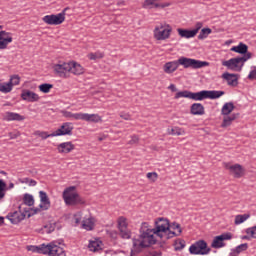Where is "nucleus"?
<instances>
[{"instance_id": "a19ab883", "label": "nucleus", "mask_w": 256, "mask_h": 256, "mask_svg": "<svg viewBox=\"0 0 256 256\" xmlns=\"http://www.w3.org/2000/svg\"><path fill=\"white\" fill-rule=\"evenodd\" d=\"M38 89H39V91H41V93H49V91H51V89H53V84L44 83V84L39 85Z\"/></svg>"}, {"instance_id": "2eb2a0df", "label": "nucleus", "mask_w": 256, "mask_h": 256, "mask_svg": "<svg viewBox=\"0 0 256 256\" xmlns=\"http://www.w3.org/2000/svg\"><path fill=\"white\" fill-rule=\"evenodd\" d=\"M9 43H13L11 33L5 30L0 31V50L7 49Z\"/></svg>"}, {"instance_id": "37998d69", "label": "nucleus", "mask_w": 256, "mask_h": 256, "mask_svg": "<svg viewBox=\"0 0 256 256\" xmlns=\"http://www.w3.org/2000/svg\"><path fill=\"white\" fill-rule=\"evenodd\" d=\"M7 191V183L3 179H0V199L5 197V192Z\"/></svg>"}, {"instance_id": "a878e982", "label": "nucleus", "mask_w": 256, "mask_h": 256, "mask_svg": "<svg viewBox=\"0 0 256 256\" xmlns=\"http://www.w3.org/2000/svg\"><path fill=\"white\" fill-rule=\"evenodd\" d=\"M237 117H239V113H233L231 115H227L223 118V122L221 124V127L225 128V127H230V125L233 123V121H235V119H237Z\"/></svg>"}, {"instance_id": "9b49d317", "label": "nucleus", "mask_w": 256, "mask_h": 256, "mask_svg": "<svg viewBox=\"0 0 256 256\" xmlns=\"http://www.w3.org/2000/svg\"><path fill=\"white\" fill-rule=\"evenodd\" d=\"M54 73L58 75V77H62V79H67L69 77V70L71 66H69V62H60L58 64H54L53 66Z\"/></svg>"}, {"instance_id": "f3484780", "label": "nucleus", "mask_w": 256, "mask_h": 256, "mask_svg": "<svg viewBox=\"0 0 256 256\" xmlns=\"http://www.w3.org/2000/svg\"><path fill=\"white\" fill-rule=\"evenodd\" d=\"M21 99L23 101H28V103H35L39 101L40 97L39 94L30 91V90H23L21 93Z\"/></svg>"}, {"instance_id": "cd10ccee", "label": "nucleus", "mask_w": 256, "mask_h": 256, "mask_svg": "<svg viewBox=\"0 0 256 256\" xmlns=\"http://www.w3.org/2000/svg\"><path fill=\"white\" fill-rule=\"evenodd\" d=\"M235 109V104L233 102H226L221 109V115L227 116L231 115Z\"/></svg>"}, {"instance_id": "0eeeda50", "label": "nucleus", "mask_w": 256, "mask_h": 256, "mask_svg": "<svg viewBox=\"0 0 256 256\" xmlns=\"http://www.w3.org/2000/svg\"><path fill=\"white\" fill-rule=\"evenodd\" d=\"M171 31H173V29L170 25H166L165 28L164 24H160L154 29V38L157 41H165V39H169V37H171Z\"/></svg>"}, {"instance_id": "79ce46f5", "label": "nucleus", "mask_w": 256, "mask_h": 256, "mask_svg": "<svg viewBox=\"0 0 256 256\" xmlns=\"http://www.w3.org/2000/svg\"><path fill=\"white\" fill-rule=\"evenodd\" d=\"M175 251H183L185 249V240H176L174 242Z\"/></svg>"}, {"instance_id": "de8ad7c7", "label": "nucleus", "mask_w": 256, "mask_h": 256, "mask_svg": "<svg viewBox=\"0 0 256 256\" xmlns=\"http://www.w3.org/2000/svg\"><path fill=\"white\" fill-rule=\"evenodd\" d=\"M170 229H173V231L178 230V235H181L183 233V229H181V224L177 222L170 223Z\"/></svg>"}, {"instance_id": "4c0bfd02", "label": "nucleus", "mask_w": 256, "mask_h": 256, "mask_svg": "<svg viewBox=\"0 0 256 256\" xmlns=\"http://www.w3.org/2000/svg\"><path fill=\"white\" fill-rule=\"evenodd\" d=\"M211 33H213V30H211V28H203L198 35V39L200 41H203V39H207V37H209Z\"/></svg>"}, {"instance_id": "a18cd8bd", "label": "nucleus", "mask_w": 256, "mask_h": 256, "mask_svg": "<svg viewBox=\"0 0 256 256\" xmlns=\"http://www.w3.org/2000/svg\"><path fill=\"white\" fill-rule=\"evenodd\" d=\"M105 55L101 52H96V53H90L88 55V59H90L91 61H97V59H103Z\"/></svg>"}, {"instance_id": "a211bd4d", "label": "nucleus", "mask_w": 256, "mask_h": 256, "mask_svg": "<svg viewBox=\"0 0 256 256\" xmlns=\"http://www.w3.org/2000/svg\"><path fill=\"white\" fill-rule=\"evenodd\" d=\"M39 197H40V209H42V211H48V209L51 208V200H49V196H47V192L41 190L39 192Z\"/></svg>"}, {"instance_id": "72a5a7b5", "label": "nucleus", "mask_w": 256, "mask_h": 256, "mask_svg": "<svg viewBox=\"0 0 256 256\" xmlns=\"http://www.w3.org/2000/svg\"><path fill=\"white\" fill-rule=\"evenodd\" d=\"M82 113H73L70 111H63V116L67 119H75V121H81Z\"/></svg>"}, {"instance_id": "bf43d9fd", "label": "nucleus", "mask_w": 256, "mask_h": 256, "mask_svg": "<svg viewBox=\"0 0 256 256\" xmlns=\"http://www.w3.org/2000/svg\"><path fill=\"white\" fill-rule=\"evenodd\" d=\"M38 135L41 137V139H49V137H55L53 133L48 134L47 132H40Z\"/></svg>"}, {"instance_id": "603ef678", "label": "nucleus", "mask_w": 256, "mask_h": 256, "mask_svg": "<svg viewBox=\"0 0 256 256\" xmlns=\"http://www.w3.org/2000/svg\"><path fill=\"white\" fill-rule=\"evenodd\" d=\"M37 213H41V207L39 208H30V212L27 214V218L33 217V215H37Z\"/></svg>"}, {"instance_id": "f8f14e48", "label": "nucleus", "mask_w": 256, "mask_h": 256, "mask_svg": "<svg viewBox=\"0 0 256 256\" xmlns=\"http://www.w3.org/2000/svg\"><path fill=\"white\" fill-rule=\"evenodd\" d=\"M118 229L122 239H131V231L127 228V219L123 216L118 219Z\"/></svg>"}, {"instance_id": "ddd939ff", "label": "nucleus", "mask_w": 256, "mask_h": 256, "mask_svg": "<svg viewBox=\"0 0 256 256\" xmlns=\"http://www.w3.org/2000/svg\"><path fill=\"white\" fill-rule=\"evenodd\" d=\"M225 169H228L230 175H233L235 179H241V177L245 175V168H243V166H241L240 164H225Z\"/></svg>"}, {"instance_id": "5701e85b", "label": "nucleus", "mask_w": 256, "mask_h": 256, "mask_svg": "<svg viewBox=\"0 0 256 256\" xmlns=\"http://www.w3.org/2000/svg\"><path fill=\"white\" fill-rule=\"evenodd\" d=\"M191 115H205V106L201 103H194L190 106Z\"/></svg>"}, {"instance_id": "b1692460", "label": "nucleus", "mask_w": 256, "mask_h": 256, "mask_svg": "<svg viewBox=\"0 0 256 256\" xmlns=\"http://www.w3.org/2000/svg\"><path fill=\"white\" fill-rule=\"evenodd\" d=\"M4 119L5 121H25V116L15 112H6Z\"/></svg>"}, {"instance_id": "338daca9", "label": "nucleus", "mask_w": 256, "mask_h": 256, "mask_svg": "<svg viewBox=\"0 0 256 256\" xmlns=\"http://www.w3.org/2000/svg\"><path fill=\"white\" fill-rule=\"evenodd\" d=\"M22 213H24L25 217H27V215H29V213H31V208L22 209Z\"/></svg>"}, {"instance_id": "39448f33", "label": "nucleus", "mask_w": 256, "mask_h": 256, "mask_svg": "<svg viewBox=\"0 0 256 256\" xmlns=\"http://www.w3.org/2000/svg\"><path fill=\"white\" fill-rule=\"evenodd\" d=\"M190 255H209L211 248L205 240H198L189 247Z\"/></svg>"}, {"instance_id": "bb28decb", "label": "nucleus", "mask_w": 256, "mask_h": 256, "mask_svg": "<svg viewBox=\"0 0 256 256\" xmlns=\"http://www.w3.org/2000/svg\"><path fill=\"white\" fill-rule=\"evenodd\" d=\"M225 95V91L221 90H206V99H219Z\"/></svg>"}, {"instance_id": "4d7b16f0", "label": "nucleus", "mask_w": 256, "mask_h": 256, "mask_svg": "<svg viewBox=\"0 0 256 256\" xmlns=\"http://www.w3.org/2000/svg\"><path fill=\"white\" fill-rule=\"evenodd\" d=\"M156 1L159 0H145L143 4L144 9H147V7H151V5H155Z\"/></svg>"}, {"instance_id": "7ed1b4c3", "label": "nucleus", "mask_w": 256, "mask_h": 256, "mask_svg": "<svg viewBox=\"0 0 256 256\" xmlns=\"http://www.w3.org/2000/svg\"><path fill=\"white\" fill-rule=\"evenodd\" d=\"M75 186L68 187L63 192V200L66 205L70 207H75L77 205H86L87 201L85 198H83L79 193L77 192H71L74 191Z\"/></svg>"}, {"instance_id": "680f3d73", "label": "nucleus", "mask_w": 256, "mask_h": 256, "mask_svg": "<svg viewBox=\"0 0 256 256\" xmlns=\"http://www.w3.org/2000/svg\"><path fill=\"white\" fill-rule=\"evenodd\" d=\"M25 183H28L30 187H35V185H37V181L33 179L30 180L29 178H25Z\"/></svg>"}, {"instance_id": "393cba45", "label": "nucleus", "mask_w": 256, "mask_h": 256, "mask_svg": "<svg viewBox=\"0 0 256 256\" xmlns=\"http://www.w3.org/2000/svg\"><path fill=\"white\" fill-rule=\"evenodd\" d=\"M230 51H234V53H239L240 55H245V53L249 51V46L243 42H240L239 45L233 46Z\"/></svg>"}, {"instance_id": "f03ea898", "label": "nucleus", "mask_w": 256, "mask_h": 256, "mask_svg": "<svg viewBox=\"0 0 256 256\" xmlns=\"http://www.w3.org/2000/svg\"><path fill=\"white\" fill-rule=\"evenodd\" d=\"M28 251L49 256H65V250L55 242L40 244L39 246H28Z\"/></svg>"}, {"instance_id": "473e14b6", "label": "nucleus", "mask_w": 256, "mask_h": 256, "mask_svg": "<svg viewBox=\"0 0 256 256\" xmlns=\"http://www.w3.org/2000/svg\"><path fill=\"white\" fill-rule=\"evenodd\" d=\"M249 217H251V214L248 213L236 215L234 223L235 225H241V223H245Z\"/></svg>"}, {"instance_id": "5fc2aeb1", "label": "nucleus", "mask_w": 256, "mask_h": 256, "mask_svg": "<svg viewBox=\"0 0 256 256\" xmlns=\"http://www.w3.org/2000/svg\"><path fill=\"white\" fill-rule=\"evenodd\" d=\"M169 135H181V128L175 127L169 130Z\"/></svg>"}, {"instance_id": "4be33fe9", "label": "nucleus", "mask_w": 256, "mask_h": 256, "mask_svg": "<svg viewBox=\"0 0 256 256\" xmlns=\"http://www.w3.org/2000/svg\"><path fill=\"white\" fill-rule=\"evenodd\" d=\"M75 149V145H73V143L71 142H63L61 144L58 145L57 150L58 153H71V151H73Z\"/></svg>"}, {"instance_id": "20e7f679", "label": "nucleus", "mask_w": 256, "mask_h": 256, "mask_svg": "<svg viewBox=\"0 0 256 256\" xmlns=\"http://www.w3.org/2000/svg\"><path fill=\"white\" fill-rule=\"evenodd\" d=\"M178 63H180L184 69H203V67H209V62L207 61L187 58L185 56L180 57Z\"/></svg>"}, {"instance_id": "6ab92c4d", "label": "nucleus", "mask_w": 256, "mask_h": 256, "mask_svg": "<svg viewBox=\"0 0 256 256\" xmlns=\"http://www.w3.org/2000/svg\"><path fill=\"white\" fill-rule=\"evenodd\" d=\"M69 67V73H72V75H83L85 73L83 66L75 61H70Z\"/></svg>"}, {"instance_id": "13d9d810", "label": "nucleus", "mask_w": 256, "mask_h": 256, "mask_svg": "<svg viewBox=\"0 0 256 256\" xmlns=\"http://www.w3.org/2000/svg\"><path fill=\"white\" fill-rule=\"evenodd\" d=\"M44 229L46 230V233H53L55 231V224H49L44 226Z\"/></svg>"}, {"instance_id": "8fccbe9b", "label": "nucleus", "mask_w": 256, "mask_h": 256, "mask_svg": "<svg viewBox=\"0 0 256 256\" xmlns=\"http://www.w3.org/2000/svg\"><path fill=\"white\" fill-rule=\"evenodd\" d=\"M247 235H250L252 239H256V226L250 227L246 229Z\"/></svg>"}, {"instance_id": "e433bc0d", "label": "nucleus", "mask_w": 256, "mask_h": 256, "mask_svg": "<svg viewBox=\"0 0 256 256\" xmlns=\"http://www.w3.org/2000/svg\"><path fill=\"white\" fill-rule=\"evenodd\" d=\"M23 203L28 207H33V205H35V199L33 198V195L25 194L23 197Z\"/></svg>"}, {"instance_id": "412c9836", "label": "nucleus", "mask_w": 256, "mask_h": 256, "mask_svg": "<svg viewBox=\"0 0 256 256\" xmlns=\"http://www.w3.org/2000/svg\"><path fill=\"white\" fill-rule=\"evenodd\" d=\"M179 65H181V63H179V60L167 62L164 65V73H168V74L175 73V71L179 69Z\"/></svg>"}, {"instance_id": "c03bdc74", "label": "nucleus", "mask_w": 256, "mask_h": 256, "mask_svg": "<svg viewBox=\"0 0 256 256\" xmlns=\"http://www.w3.org/2000/svg\"><path fill=\"white\" fill-rule=\"evenodd\" d=\"M11 87H15V85H19V83H21V77H19V75H13L11 76L9 82Z\"/></svg>"}, {"instance_id": "4468645a", "label": "nucleus", "mask_w": 256, "mask_h": 256, "mask_svg": "<svg viewBox=\"0 0 256 256\" xmlns=\"http://www.w3.org/2000/svg\"><path fill=\"white\" fill-rule=\"evenodd\" d=\"M52 135L55 137H61L63 135H73V124L71 122H65L59 129L54 131Z\"/></svg>"}, {"instance_id": "f704fd0d", "label": "nucleus", "mask_w": 256, "mask_h": 256, "mask_svg": "<svg viewBox=\"0 0 256 256\" xmlns=\"http://www.w3.org/2000/svg\"><path fill=\"white\" fill-rule=\"evenodd\" d=\"M193 92L189 90H184L177 92L174 96V99H181V97H184L185 99H191Z\"/></svg>"}, {"instance_id": "69168bd1", "label": "nucleus", "mask_w": 256, "mask_h": 256, "mask_svg": "<svg viewBox=\"0 0 256 256\" xmlns=\"http://www.w3.org/2000/svg\"><path fill=\"white\" fill-rule=\"evenodd\" d=\"M168 89H169L170 91H172V93H176V91H177V87L175 86V84H170V85L168 86Z\"/></svg>"}, {"instance_id": "3c124183", "label": "nucleus", "mask_w": 256, "mask_h": 256, "mask_svg": "<svg viewBox=\"0 0 256 256\" xmlns=\"http://www.w3.org/2000/svg\"><path fill=\"white\" fill-rule=\"evenodd\" d=\"M247 79H249V81H256V66L252 67Z\"/></svg>"}, {"instance_id": "09e8293b", "label": "nucleus", "mask_w": 256, "mask_h": 256, "mask_svg": "<svg viewBox=\"0 0 256 256\" xmlns=\"http://www.w3.org/2000/svg\"><path fill=\"white\" fill-rule=\"evenodd\" d=\"M147 179H149L150 181H153V183H155L157 181V178L159 177V175L156 172H149L146 174Z\"/></svg>"}, {"instance_id": "9d476101", "label": "nucleus", "mask_w": 256, "mask_h": 256, "mask_svg": "<svg viewBox=\"0 0 256 256\" xmlns=\"http://www.w3.org/2000/svg\"><path fill=\"white\" fill-rule=\"evenodd\" d=\"M6 219H8L12 225H19V223L25 219V213H23L21 205L18 206V210L9 212Z\"/></svg>"}, {"instance_id": "58836bf2", "label": "nucleus", "mask_w": 256, "mask_h": 256, "mask_svg": "<svg viewBox=\"0 0 256 256\" xmlns=\"http://www.w3.org/2000/svg\"><path fill=\"white\" fill-rule=\"evenodd\" d=\"M180 234L176 233L175 231H171V228L168 229L166 232H163V239L165 241H169V239H173V237H179Z\"/></svg>"}, {"instance_id": "864d4df0", "label": "nucleus", "mask_w": 256, "mask_h": 256, "mask_svg": "<svg viewBox=\"0 0 256 256\" xmlns=\"http://www.w3.org/2000/svg\"><path fill=\"white\" fill-rule=\"evenodd\" d=\"M144 256H163V254L161 252L151 250V251L145 252Z\"/></svg>"}, {"instance_id": "c85d7f7f", "label": "nucleus", "mask_w": 256, "mask_h": 256, "mask_svg": "<svg viewBox=\"0 0 256 256\" xmlns=\"http://www.w3.org/2000/svg\"><path fill=\"white\" fill-rule=\"evenodd\" d=\"M178 34L184 39H192V37H195L197 35L195 34V31L183 28H178Z\"/></svg>"}, {"instance_id": "774afa93", "label": "nucleus", "mask_w": 256, "mask_h": 256, "mask_svg": "<svg viewBox=\"0 0 256 256\" xmlns=\"http://www.w3.org/2000/svg\"><path fill=\"white\" fill-rule=\"evenodd\" d=\"M9 137H10V139H17L18 135H17V134L10 133V134H9Z\"/></svg>"}, {"instance_id": "c9c22d12", "label": "nucleus", "mask_w": 256, "mask_h": 256, "mask_svg": "<svg viewBox=\"0 0 256 256\" xmlns=\"http://www.w3.org/2000/svg\"><path fill=\"white\" fill-rule=\"evenodd\" d=\"M88 249L93 251V253L97 251H101V242L99 241H90L88 245Z\"/></svg>"}, {"instance_id": "c756f323", "label": "nucleus", "mask_w": 256, "mask_h": 256, "mask_svg": "<svg viewBox=\"0 0 256 256\" xmlns=\"http://www.w3.org/2000/svg\"><path fill=\"white\" fill-rule=\"evenodd\" d=\"M247 249H249V244H240L236 248L231 250L230 256H238L240 253H243V251H247Z\"/></svg>"}, {"instance_id": "7c9ffc66", "label": "nucleus", "mask_w": 256, "mask_h": 256, "mask_svg": "<svg viewBox=\"0 0 256 256\" xmlns=\"http://www.w3.org/2000/svg\"><path fill=\"white\" fill-rule=\"evenodd\" d=\"M82 229H85L86 231H93L95 229V222L93 221V218H87L82 221Z\"/></svg>"}, {"instance_id": "423d86ee", "label": "nucleus", "mask_w": 256, "mask_h": 256, "mask_svg": "<svg viewBox=\"0 0 256 256\" xmlns=\"http://www.w3.org/2000/svg\"><path fill=\"white\" fill-rule=\"evenodd\" d=\"M69 11V7H66L63 9V11L59 14H51L46 15L42 18V21L44 23H47V25H61L65 21V13Z\"/></svg>"}, {"instance_id": "49530a36", "label": "nucleus", "mask_w": 256, "mask_h": 256, "mask_svg": "<svg viewBox=\"0 0 256 256\" xmlns=\"http://www.w3.org/2000/svg\"><path fill=\"white\" fill-rule=\"evenodd\" d=\"M242 55L243 56H240V60H242V65H245V63H247V61H249V59L253 57V53L249 52V50L247 51V53Z\"/></svg>"}, {"instance_id": "0e129e2a", "label": "nucleus", "mask_w": 256, "mask_h": 256, "mask_svg": "<svg viewBox=\"0 0 256 256\" xmlns=\"http://www.w3.org/2000/svg\"><path fill=\"white\" fill-rule=\"evenodd\" d=\"M120 117L122 119H124L125 121H129L131 119V115L127 114V113H121Z\"/></svg>"}, {"instance_id": "052dcab7", "label": "nucleus", "mask_w": 256, "mask_h": 256, "mask_svg": "<svg viewBox=\"0 0 256 256\" xmlns=\"http://www.w3.org/2000/svg\"><path fill=\"white\" fill-rule=\"evenodd\" d=\"M203 27V23L202 22H197L195 24V29H192V31L195 32V35H197V33H199V30Z\"/></svg>"}, {"instance_id": "aec40b11", "label": "nucleus", "mask_w": 256, "mask_h": 256, "mask_svg": "<svg viewBox=\"0 0 256 256\" xmlns=\"http://www.w3.org/2000/svg\"><path fill=\"white\" fill-rule=\"evenodd\" d=\"M80 121H87L88 123H101L102 119L99 114L82 113Z\"/></svg>"}, {"instance_id": "ea45409f", "label": "nucleus", "mask_w": 256, "mask_h": 256, "mask_svg": "<svg viewBox=\"0 0 256 256\" xmlns=\"http://www.w3.org/2000/svg\"><path fill=\"white\" fill-rule=\"evenodd\" d=\"M13 91V87L8 82L0 83V92L1 93H11Z\"/></svg>"}, {"instance_id": "6e6552de", "label": "nucleus", "mask_w": 256, "mask_h": 256, "mask_svg": "<svg viewBox=\"0 0 256 256\" xmlns=\"http://www.w3.org/2000/svg\"><path fill=\"white\" fill-rule=\"evenodd\" d=\"M231 239H233V234L231 232L222 233L221 235L214 237L211 247L212 249H221L225 247V241H231Z\"/></svg>"}, {"instance_id": "e2e57ef3", "label": "nucleus", "mask_w": 256, "mask_h": 256, "mask_svg": "<svg viewBox=\"0 0 256 256\" xmlns=\"http://www.w3.org/2000/svg\"><path fill=\"white\" fill-rule=\"evenodd\" d=\"M153 6L155 7V9H159V7L161 9H165V7H169V4H159L154 2Z\"/></svg>"}, {"instance_id": "2f4dec72", "label": "nucleus", "mask_w": 256, "mask_h": 256, "mask_svg": "<svg viewBox=\"0 0 256 256\" xmlns=\"http://www.w3.org/2000/svg\"><path fill=\"white\" fill-rule=\"evenodd\" d=\"M191 99L193 101H204V99H207V90H202L199 92H192Z\"/></svg>"}, {"instance_id": "1a4fd4ad", "label": "nucleus", "mask_w": 256, "mask_h": 256, "mask_svg": "<svg viewBox=\"0 0 256 256\" xmlns=\"http://www.w3.org/2000/svg\"><path fill=\"white\" fill-rule=\"evenodd\" d=\"M223 67H227L230 71H243V61L241 60L240 56L231 58L229 60L222 62Z\"/></svg>"}, {"instance_id": "6e6d98bb", "label": "nucleus", "mask_w": 256, "mask_h": 256, "mask_svg": "<svg viewBox=\"0 0 256 256\" xmlns=\"http://www.w3.org/2000/svg\"><path fill=\"white\" fill-rule=\"evenodd\" d=\"M139 143V136L133 135L131 140L128 142V145H137Z\"/></svg>"}, {"instance_id": "f257e3e1", "label": "nucleus", "mask_w": 256, "mask_h": 256, "mask_svg": "<svg viewBox=\"0 0 256 256\" xmlns=\"http://www.w3.org/2000/svg\"><path fill=\"white\" fill-rule=\"evenodd\" d=\"M171 229V223H169V219L167 218H157L155 220V227L150 229L149 224L143 222L140 228L139 238L133 239V249L131 253H141V249H145V247H151V245H155L157 237L163 239V233H167Z\"/></svg>"}, {"instance_id": "dca6fc26", "label": "nucleus", "mask_w": 256, "mask_h": 256, "mask_svg": "<svg viewBox=\"0 0 256 256\" xmlns=\"http://www.w3.org/2000/svg\"><path fill=\"white\" fill-rule=\"evenodd\" d=\"M221 77L227 81V85H229V87H237V85H239V74L224 72Z\"/></svg>"}]
</instances>
